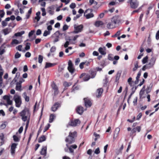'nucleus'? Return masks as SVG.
Here are the masks:
<instances>
[{
    "label": "nucleus",
    "mask_w": 159,
    "mask_h": 159,
    "mask_svg": "<svg viewBox=\"0 0 159 159\" xmlns=\"http://www.w3.org/2000/svg\"><path fill=\"white\" fill-rule=\"evenodd\" d=\"M19 115L23 121L25 122L28 120H30V112L29 108L25 107L19 113Z\"/></svg>",
    "instance_id": "1"
},
{
    "label": "nucleus",
    "mask_w": 159,
    "mask_h": 159,
    "mask_svg": "<svg viewBox=\"0 0 159 159\" xmlns=\"http://www.w3.org/2000/svg\"><path fill=\"white\" fill-rule=\"evenodd\" d=\"M77 135V132L76 131L73 132H70L68 136L66 138L65 141L69 144L74 143L75 142Z\"/></svg>",
    "instance_id": "2"
},
{
    "label": "nucleus",
    "mask_w": 159,
    "mask_h": 159,
    "mask_svg": "<svg viewBox=\"0 0 159 159\" xmlns=\"http://www.w3.org/2000/svg\"><path fill=\"white\" fill-rule=\"evenodd\" d=\"M93 11L92 9H88L85 11L84 16L86 17V19H89L94 16V15L92 13Z\"/></svg>",
    "instance_id": "3"
},
{
    "label": "nucleus",
    "mask_w": 159,
    "mask_h": 159,
    "mask_svg": "<svg viewBox=\"0 0 159 159\" xmlns=\"http://www.w3.org/2000/svg\"><path fill=\"white\" fill-rule=\"evenodd\" d=\"M14 101L15 102L16 106L19 107L21 104V98L20 96L15 95L14 97Z\"/></svg>",
    "instance_id": "4"
},
{
    "label": "nucleus",
    "mask_w": 159,
    "mask_h": 159,
    "mask_svg": "<svg viewBox=\"0 0 159 159\" xmlns=\"http://www.w3.org/2000/svg\"><path fill=\"white\" fill-rule=\"evenodd\" d=\"M80 120L79 119H71L70 120V122H69L67 126L68 127L69 126H75L78 124H80Z\"/></svg>",
    "instance_id": "5"
},
{
    "label": "nucleus",
    "mask_w": 159,
    "mask_h": 159,
    "mask_svg": "<svg viewBox=\"0 0 159 159\" xmlns=\"http://www.w3.org/2000/svg\"><path fill=\"white\" fill-rule=\"evenodd\" d=\"M128 2L129 3L131 8L134 9L137 8L139 6V2L137 0H129Z\"/></svg>",
    "instance_id": "6"
},
{
    "label": "nucleus",
    "mask_w": 159,
    "mask_h": 159,
    "mask_svg": "<svg viewBox=\"0 0 159 159\" xmlns=\"http://www.w3.org/2000/svg\"><path fill=\"white\" fill-rule=\"evenodd\" d=\"M68 70L71 74H72L75 72V70L73 67V63L70 60L68 61Z\"/></svg>",
    "instance_id": "7"
},
{
    "label": "nucleus",
    "mask_w": 159,
    "mask_h": 159,
    "mask_svg": "<svg viewBox=\"0 0 159 159\" xmlns=\"http://www.w3.org/2000/svg\"><path fill=\"white\" fill-rule=\"evenodd\" d=\"M121 20L118 16H113L111 20V21L113 22L116 25V24H119L121 22Z\"/></svg>",
    "instance_id": "8"
},
{
    "label": "nucleus",
    "mask_w": 159,
    "mask_h": 159,
    "mask_svg": "<svg viewBox=\"0 0 159 159\" xmlns=\"http://www.w3.org/2000/svg\"><path fill=\"white\" fill-rule=\"evenodd\" d=\"M62 34H61L60 33V32L59 31H57L52 35V37H56V38L54 39V41H53V42L54 43H55L59 41V36L60 35H62Z\"/></svg>",
    "instance_id": "9"
},
{
    "label": "nucleus",
    "mask_w": 159,
    "mask_h": 159,
    "mask_svg": "<svg viewBox=\"0 0 159 159\" xmlns=\"http://www.w3.org/2000/svg\"><path fill=\"white\" fill-rule=\"evenodd\" d=\"M84 105L86 107H91L92 105V103L88 98H84Z\"/></svg>",
    "instance_id": "10"
},
{
    "label": "nucleus",
    "mask_w": 159,
    "mask_h": 159,
    "mask_svg": "<svg viewBox=\"0 0 159 159\" xmlns=\"http://www.w3.org/2000/svg\"><path fill=\"white\" fill-rule=\"evenodd\" d=\"M61 106V104L59 102H57L55 103L54 105L52 106L51 110L52 111L55 112Z\"/></svg>",
    "instance_id": "11"
},
{
    "label": "nucleus",
    "mask_w": 159,
    "mask_h": 159,
    "mask_svg": "<svg viewBox=\"0 0 159 159\" xmlns=\"http://www.w3.org/2000/svg\"><path fill=\"white\" fill-rule=\"evenodd\" d=\"M83 26L82 25H80L77 26L75 27L74 32L75 33H78L81 32L83 30Z\"/></svg>",
    "instance_id": "12"
},
{
    "label": "nucleus",
    "mask_w": 159,
    "mask_h": 159,
    "mask_svg": "<svg viewBox=\"0 0 159 159\" xmlns=\"http://www.w3.org/2000/svg\"><path fill=\"white\" fill-rule=\"evenodd\" d=\"M17 144L16 143H12L11 146V154L13 155L15 154V149L16 148Z\"/></svg>",
    "instance_id": "13"
},
{
    "label": "nucleus",
    "mask_w": 159,
    "mask_h": 159,
    "mask_svg": "<svg viewBox=\"0 0 159 159\" xmlns=\"http://www.w3.org/2000/svg\"><path fill=\"white\" fill-rule=\"evenodd\" d=\"M76 111L77 113L78 114L80 115H82L84 111V108L82 106H78L76 108Z\"/></svg>",
    "instance_id": "14"
},
{
    "label": "nucleus",
    "mask_w": 159,
    "mask_h": 159,
    "mask_svg": "<svg viewBox=\"0 0 159 159\" xmlns=\"http://www.w3.org/2000/svg\"><path fill=\"white\" fill-rule=\"evenodd\" d=\"M107 27L108 29H113L116 27V25L113 22L111 21L107 24Z\"/></svg>",
    "instance_id": "15"
},
{
    "label": "nucleus",
    "mask_w": 159,
    "mask_h": 159,
    "mask_svg": "<svg viewBox=\"0 0 159 159\" xmlns=\"http://www.w3.org/2000/svg\"><path fill=\"white\" fill-rule=\"evenodd\" d=\"M141 70L140 69L139 71L137 74V76L136 77V80L135 81V83L136 84H138L139 83V78H140V76L141 75Z\"/></svg>",
    "instance_id": "16"
},
{
    "label": "nucleus",
    "mask_w": 159,
    "mask_h": 159,
    "mask_svg": "<svg viewBox=\"0 0 159 159\" xmlns=\"http://www.w3.org/2000/svg\"><path fill=\"white\" fill-rule=\"evenodd\" d=\"M47 149L46 146L43 147L41 149V151L40 152V154L44 156H46L47 153Z\"/></svg>",
    "instance_id": "17"
},
{
    "label": "nucleus",
    "mask_w": 159,
    "mask_h": 159,
    "mask_svg": "<svg viewBox=\"0 0 159 159\" xmlns=\"http://www.w3.org/2000/svg\"><path fill=\"white\" fill-rule=\"evenodd\" d=\"M56 64H57L56 63H52L49 62H46L45 66V68H48L52 67L56 65Z\"/></svg>",
    "instance_id": "18"
},
{
    "label": "nucleus",
    "mask_w": 159,
    "mask_h": 159,
    "mask_svg": "<svg viewBox=\"0 0 159 159\" xmlns=\"http://www.w3.org/2000/svg\"><path fill=\"white\" fill-rule=\"evenodd\" d=\"M103 92V89L102 88H100L98 89L97 90V97H100L101 96L102 94V93Z\"/></svg>",
    "instance_id": "19"
},
{
    "label": "nucleus",
    "mask_w": 159,
    "mask_h": 159,
    "mask_svg": "<svg viewBox=\"0 0 159 159\" xmlns=\"http://www.w3.org/2000/svg\"><path fill=\"white\" fill-rule=\"evenodd\" d=\"M56 117V116L54 114H52L50 116L49 122V123L52 122L55 118Z\"/></svg>",
    "instance_id": "20"
},
{
    "label": "nucleus",
    "mask_w": 159,
    "mask_h": 159,
    "mask_svg": "<svg viewBox=\"0 0 159 159\" xmlns=\"http://www.w3.org/2000/svg\"><path fill=\"white\" fill-rule=\"evenodd\" d=\"M152 84H150V85L147 87V88L145 89V91L147 93H149L152 88Z\"/></svg>",
    "instance_id": "21"
},
{
    "label": "nucleus",
    "mask_w": 159,
    "mask_h": 159,
    "mask_svg": "<svg viewBox=\"0 0 159 159\" xmlns=\"http://www.w3.org/2000/svg\"><path fill=\"white\" fill-rule=\"evenodd\" d=\"M21 85L20 84V83H17L16 84V90L17 91H21L22 90L21 89Z\"/></svg>",
    "instance_id": "22"
},
{
    "label": "nucleus",
    "mask_w": 159,
    "mask_h": 159,
    "mask_svg": "<svg viewBox=\"0 0 159 159\" xmlns=\"http://www.w3.org/2000/svg\"><path fill=\"white\" fill-rule=\"evenodd\" d=\"M46 139V137L45 135H43L40 137L38 139V142L41 143L45 141Z\"/></svg>",
    "instance_id": "23"
},
{
    "label": "nucleus",
    "mask_w": 159,
    "mask_h": 159,
    "mask_svg": "<svg viewBox=\"0 0 159 159\" xmlns=\"http://www.w3.org/2000/svg\"><path fill=\"white\" fill-rule=\"evenodd\" d=\"M103 22L101 21L98 20L96 21L95 24V25L97 27H98L102 25H103Z\"/></svg>",
    "instance_id": "24"
},
{
    "label": "nucleus",
    "mask_w": 159,
    "mask_h": 159,
    "mask_svg": "<svg viewBox=\"0 0 159 159\" xmlns=\"http://www.w3.org/2000/svg\"><path fill=\"white\" fill-rule=\"evenodd\" d=\"M23 96L24 98H25V101L27 102H28L30 100V98L29 96H27V93L26 92H24L23 93Z\"/></svg>",
    "instance_id": "25"
},
{
    "label": "nucleus",
    "mask_w": 159,
    "mask_h": 159,
    "mask_svg": "<svg viewBox=\"0 0 159 159\" xmlns=\"http://www.w3.org/2000/svg\"><path fill=\"white\" fill-rule=\"evenodd\" d=\"M98 51L102 55H105L106 54V52L103 48L102 47H100L99 48Z\"/></svg>",
    "instance_id": "26"
},
{
    "label": "nucleus",
    "mask_w": 159,
    "mask_h": 159,
    "mask_svg": "<svg viewBox=\"0 0 159 159\" xmlns=\"http://www.w3.org/2000/svg\"><path fill=\"white\" fill-rule=\"evenodd\" d=\"M5 47L3 45H2L0 47V55L3 54L5 52Z\"/></svg>",
    "instance_id": "27"
},
{
    "label": "nucleus",
    "mask_w": 159,
    "mask_h": 159,
    "mask_svg": "<svg viewBox=\"0 0 159 159\" xmlns=\"http://www.w3.org/2000/svg\"><path fill=\"white\" fill-rule=\"evenodd\" d=\"M72 85V83L70 82H68L67 81H65L63 84V86L66 88V87H68Z\"/></svg>",
    "instance_id": "28"
},
{
    "label": "nucleus",
    "mask_w": 159,
    "mask_h": 159,
    "mask_svg": "<svg viewBox=\"0 0 159 159\" xmlns=\"http://www.w3.org/2000/svg\"><path fill=\"white\" fill-rule=\"evenodd\" d=\"M138 63V62L136 61V63L134 64V66L132 70L133 71H135L139 67H140V66H139Z\"/></svg>",
    "instance_id": "29"
},
{
    "label": "nucleus",
    "mask_w": 159,
    "mask_h": 159,
    "mask_svg": "<svg viewBox=\"0 0 159 159\" xmlns=\"http://www.w3.org/2000/svg\"><path fill=\"white\" fill-rule=\"evenodd\" d=\"M96 74V72L93 70L91 71L90 77L91 78H93L95 76Z\"/></svg>",
    "instance_id": "30"
},
{
    "label": "nucleus",
    "mask_w": 159,
    "mask_h": 159,
    "mask_svg": "<svg viewBox=\"0 0 159 159\" xmlns=\"http://www.w3.org/2000/svg\"><path fill=\"white\" fill-rule=\"evenodd\" d=\"M31 44L29 43H27L25 44V49L26 51H28L30 50V46Z\"/></svg>",
    "instance_id": "31"
},
{
    "label": "nucleus",
    "mask_w": 159,
    "mask_h": 159,
    "mask_svg": "<svg viewBox=\"0 0 159 159\" xmlns=\"http://www.w3.org/2000/svg\"><path fill=\"white\" fill-rule=\"evenodd\" d=\"M20 43L16 39H14L12 40L11 44L12 45H13L14 44H17Z\"/></svg>",
    "instance_id": "32"
},
{
    "label": "nucleus",
    "mask_w": 159,
    "mask_h": 159,
    "mask_svg": "<svg viewBox=\"0 0 159 159\" xmlns=\"http://www.w3.org/2000/svg\"><path fill=\"white\" fill-rule=\"evenodd\" d=\"M76 84H74L72 87V92L78 90L79 89V87L77 86H76Z\"/></svg>",
    "instance_id": "33"
},
{
    "label": "nucleus",
    "mask_w": 159,
    "mask_h": 159,
    "mask_svg": "<svg viewBox=\"0 0 159 159\" xmlns=\"http://www.w3.org/2000/svg\"><path fill=\"white\" fill-rule=\"evenodd\" d=\"M13 140L15 142H18L20 141L19 138L16 135H14L13 136Z\"/></svg>",
    "instance_id": "34"
},
{
    "label": "nucleus",
    "mask_w": 159,
    "mask_h": 159,
    "mask_svg": "<svg viewBox=\"0 0 159 159\" xmlns=\"http://www.w3.org/2000/svg\"><path fill=\"white\" fill-rule=\"evenodd\" d=\"M31 13H32V8H31L28 11V13L26 15V17L27 19H28L29 18Z\"/></svg>",
    "instance_id": "35"
},
{
    "label": "nucleus",
    "mask_w": 159,
    "mask_h": 159,
    "mask_svg": "<svg viewBox=\"0 0 159 159\" xmlns=\"http://www.w3.org/2000/svg\"><path fill=\"white\" fill-rule=\"evenodd\" d=\"M3 31L4 34L5 35L8 34L10 32V31H9V30L7 28L3 29Z\"/></svg>",
    "instance_id": "36"
},
{
    "label": "nucleus",
    "mask_w": 159,
    "mask_h": 159,
    "mask_svg": "<svg viewBox=\"0 0 159 159\" xmlns=\"http://www.w3.org/2000/svg\"><path fill=\"white\" fill-rule=\"evenodd\" d=\"M25 33V31H21L20 32H18L15 34V35L16 36H20L22 35Z\"/></svg>",
    "instance_id": "37"
},
{
    "label": "nucleus",
    "mask_w": 159,
    "mask_h": 159,
    "mask_svg": "<svg viewBox=\"0 0 159 159\" xmlns=\"http://www.w3.org/2000/svg\"><path fill=\"white\" fill-rule=\"evenodd\" d=\"M148 59V57L147 56H146L143 58L142 60V62L143 63V64L146 63L147 62Z\"/></svg>",
    "instance_id": "38"
},
{
    "label": "nucleus",
    "mask_w": 159,
    "mask_h": 159,
    "mask_svg": "<svg viewBox=\"0 0 159 159\" xmlns=\"http://www.w3.org/2000/svg\"><path fill=\"white\" fill-rule=\"evenodd\" d=\"M120 34H121L120 31V30L116 32V33L114 35H112V37H117V36H120Z\"/></svg>",
    "instance_id": "39"
},
{
    "label": "nucleus",
    "mask_w": 159,
    "mask_h": 159,
    "mask_svg": "<svg viewBox=\"0 0 159 159\" xmlns=\"http://www.w3.org/2000/svg\"><path fill=\"white\" fill-rule=\"evenodd\" d=\"M90 78V75H87L83 78V80L84 81H87Z\"/></svg>",
    "instance_id": "40"
},
{
    "label": "nucleus",
    "mask_w": 159,
    "mask_h": 159,
    "mask_svg": "<svg viewBox=\"0 0 159 159\" xmlns=\"http://www.w3.org/2000/svg\"><path fill=\"white\" fill-rule=\"evenodd\" d=\"M50 34V31L45 30L43 33V36H46Z\"/></svg>",
    "instance_id": "41"
},
{
    "label": "nucleus",
    "mask_w": 159,
    "mask_h": 159,
    "mask_svg": "<svg viewBox=\"0 0 159 159\" xmlns=\"http://www.w3.org/2000/svg\"><path fill=\"white\" fill-rule=\"evenodd\" d=\"M50 126V125L49 124H48V125L46 126L44 129L43 132H44L47 131L49 128Z\"/></svg>",
    "instance_id": "42"
},
{
    "label": "nucleus",
    "mask_w": 159,
    "mask_h": 159,
    "mask_svg": "<svg viewBox=\"0 0 159 159\" xmlns=\"http://www.w3.org/2000/svg\"><path fill=\"white\" fill-rule=\"evenodd\" d=\"M144 90L141 89L139 93V96L140 97L142 98L143 97V95L144 93Z\"/></svg>",
    "instance_id": "43"
},
{
    "label": "nucleus",
    "mask_w": 159,
    "mask_h": 159,
    "mask_svg": "<svg viewBox=\"0 0 159 159\" xmlns=\"http://www.w3.org/2000/svg\"><path fill=\"white\" fill-rule=\"evenodd\" d=\"M43 60V57L41 55H39V63H41Z\"/></svg>",
    "instance_id": "44"
},
{
    "label": "nucleus",
    "mask_w": 159,
    "mask_h": 159,
    "mask_svg": "<svg viewBox=\"0 0 159 159\" xmlns=\"http://www.w3.org/2000/svg\"><path fill=\"white\" fill-rule=\"evenodd\" d=\"M41 10H42V15L43 16H45L46 15V12L45 11V9L44 8H41Z\"/></svg>",
    "instance_id": "45"
},
{
    "label": "nucleus",
    "mask_w": 159,
    "mask_h": 159,
    "mask_svg": "<svg viewBox=\"0 0 159 159\" xmlns=\"http://www.w3.org/2000/svg\"><path fill=\"white\" fill-rule=\"evenodd\" d=\"M5 15V12L3 10H0V16L1 18H2Z\"/></svg>",
    "instance_id": "46"
},
{
    "label": "nucleus",
    "mask_w": 159,
    "mask_h": 159,
    "mask_svg": "<svg viewBox=\"0 0 159 159\" xmlns=\"http://www.w3.org/2000/svg\"><path fill=\"white\" fill-rule=\"evenodd\" d=\"M21 56V54L18 52H17L16 53L15 55V57L16 58H18L20 57Z\"/></svg>",
    "instance_id": "47"
},
{
    "label": "nucleus",
    "mask_w": 159,
    "mask_h": 159,
    "mask_svg": "<svg viewBox=\"0 0 159 159\" xmlns=\"http://www.w3.org/2000/svg\"><path fill=\"white\" fill-rule=\"evenodd\" d=\"M52 88L54 90L58 88L57 86L55 83H53L52 85Z\"/></svg>",
    "instance_id": "48"
},
{
    "label": "nucleus",
    "mask_w": 159,
    "mask_h": 159,
    "mask_svg": "<svg viewBox=\"0 0 159 159\" xmlns=\"http://www.w3.org/2000/svg\"><path fill=\"white\" fill-rule=\"evenodd\" d=\"M56 50V48L55 47L52 46V47L50 49V52H54Z\"/></svg>",
    "instance_id": "49"
},
{
    "label": "nucleus",
    "mask_w": 159,
    "mask_h": 159,
    "mask_svg": "<svg viewBox=\"0 0 159 159\" xmlns=\"http://www.w3.org/2000/svg\"><path fill=\"white\" fill-rule=\"evenodd\" d=\"M128 82L129 83V84L131 86L132 83L133 81H132V78L131 77H130L128 79Z\"/></svg>",
    "instance_id": "50"
},
{
    "label": "nucleus",
    "mask_w": 159,
    "mask_h": 159,
    "mask_svg": "<svg viewBox=\"0 0 159 159\" xmlns=\"http://www.w3.org/2000/svg\"><path fill=\"white\" fill-rule=\"evenodd\" d=\"M76 7V5L75 3H72L70 5V7L72 9H74Z\"/></svg>",
    "instance_id": "51"
},
{
    "label": "nucleus",
    "mask_w": 159,
    "mask_h": 159,
    "mask_svg": "<svg viewBox=\"0 0 159 159\" xmlns=\"http://www.w3.org/2000/svg\"><path fill=\"white\" fill-rule=\"evenodd\" d=\"M108 60L110 61H112L113 60V58L112 56V54H110L108 56Z\"/></svg>",
    "instance_id": "52"
},
{
    "label": "nucleus",
    "mask_w": 159,
    "mask_h": 159,
    "mask_svg": "<svg viewBox=\"0 0 159 159\" xmlns=\"http://www.w3.org/2000/svg\"><path fill=\"white\" fill-rule=\"evenodd\" d=\"M68 29V26L66 25H64L63 27L62 30L63 31H65Z\"/></svg>",
    "instance_id": "53"
},
{
    "label": "nucleus",
    "mask_w": 159,
    "mask_h": 159,
    "mask_svg": "<svg viewBox=\"0 0 159 159\" xmlns=\"http://www.w3.org/2000/svg\"><path fill=\"white\" fill-rule=\"evenodd\" d=\"M84 65H85V63H84V62H81L79 66H80V69H83V68L84 67Z\"/></svg>",
    "instance_id": "54"
},
{
    "label": "nucleus",
    "mask_w": 159,
    "mask_h": 159,
    "mask_svg": "<svg viewBox=\"0 0 159 159\" xmlns=\"http://www.w3.org/2000/svg\"><path fill=\"white\" fill-rule=\"evenodd\" d=\"M31 54L29 52H27L25 54V56L26 57H29L31 56Z\"/></svg>",
    "instance_id": "55"
},
{
    "label": "nucleus",
    "mask_w": 159,
    "mask_h": 159,
    "mask_svg": "<svg viewBox=\"0 0 159 159\" xmlns=\"http://www.w3.org/2000/svg\"><path fill=\"white\" fill-rule=\"evenodd\" d=\"M94 152L97 154H98L100 153V151L99 148H97L95 149Z\"/></svg>",
    "instance_id": "56"
},
{
    "label": "nucleus",
    "mask_w": 159,
    "mask_h": 159,
    "mask_svg": "<svg viewBox=\"0 0 159 159\" xmlns=\"http://www.w3.org/2000/svg\"><path fill=\"white\" fill-rule=\"evenodd\" d=\"M4 134L2 133L0 135V139L2 141H4Z\"/></svg>",
    "instance_id": "57"
},
{
    "label": "nucleus",
    "mask_w": 159,
    "mask_h": 159,
    "mask_svg": "<svg viewBox=\"0 0 159 159\" xmlns=\"http://www.w3.org/2000/svg\"><path fill=\"white\" fill-rule=\"evenodd\" d=\"M34 30H32L29 33V37L31 36L34 34Z\"/></svg>",
    "instance_id": "58"
},
{
    "label": "nucleus",
    "mask_w": 159,
    "mask_h": 159,
    "mask_svg": "<svg viewBox=\"0 0 159 159\" xmlns=\"http://www.w3.org/2000/svg\"><path fill=\"white\" fill-rule=\"evenodd\" d=\"M93 135L95 136V138H97L98 139H99L100 137V135L99 134H97L95 132H94L93 133Z\"/></svg>",
    "instance_id": "59"
},
{
    "label": "nucleus",
    "mask_w": 159,
    "mask_h": 159,
    "mask_svg": "<svg viewBox=\"0 0 159 159\" xmlns=\"http://www.w3.org/2000/svg\"><path fill=\"white\" fill-rule=\"evenodd\" d=\"M69 45V42L68 41H66L64 44L65 48H67Z\"/></svg>",
    "instance_id": "60"
},
{
    "label": "nucleus",
    "mask_w": 159,
    "mask_h": 159,
    "mask_svg": "<svg viewBox=\"0 0 159 159\" xmlns=\"http://www.w3.org/2000/svg\"><path fill=\"white\" fill-rule=\"evenodd\" d=\"M142 116V113H140L139 115L137 116L136 117V119L137 120H139Z\"/></svg>",
    "instance_id": "61"
},
{
    "label": "nucleus",
    "mask_w": 159,
    "mask_h": 159,
    "mask_svg": "<svg viewBox=\"0 0 159 159\" xmlns=\"http://www.w3.org/2000/svg\"><path fill=\"white\" fill-rule=\"evenodd\" d=\"M156 38L157 40H158L159 39V30L157 31L156 34Z\"/></svg>",
    "instance_id": "62"
},
{
    "label": "nucleus",
    "mask_w": 159,
    "mask_h": 159,
    "mask_svg": "<svg viewBox=\"0 0 159 159\" xmlns=\"http://www.w3.org/2000/svg\"><path fill=\"white\" fill-rule=\"evenodd\" d=\"M41 34V31L40 29H38L37 30L36 33V34L37 35H39Z\"/></svg>",
    "instance_id": "63"
},
{
    "label": "nucleus",
    "mask_w": 159,
    "mask_h": 159,
    "mask_svg": "<svg viewBox=\"0 0 159 159\" xmlns=\"http://www.w3.org/2000/svg\"><path fill=\"white\" fill-rule=\"evenodd\" d=\"M155 13L157 18H159V10H157L155 11Z\"/></svg>",
    "instance_id": "64"
}]
</instances>
